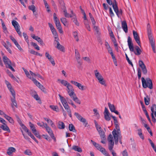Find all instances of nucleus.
<instances>
[{"label":"nucleus","mask_w":156,"mask_h":156,"mask_svg":"<svg viewBox=\"0 0 156 156\" xmlns=\"http://www.w3.org/2000/svg\"><path fill=\"white\" fill-rule=\"evenodd\" d=\"M75 58L77 60L78 63L79 64L81 63V60L80 59V54L77 49L75 50Z\"/></svg>","instance_id":"dca6fc26"},{"label":"nucleus","mask_w":156,"mask_h":156,"mask_svg":"<svg viewBox=\"0 0 156 156\" xmlns=\"http://www.w3.org/2000/svg\"><path fill=\"white\" fill-rule=\"evenodd\" d=\"M72 149L75 151L81 152L82 151L81 149L78 146H73L72 147Z\"/></svg>","instance_id":"e433bc0d"},{"label":"nucleus","mask_w":156,"mask_h":156,"mask_svg":"<svg viewBox=\"0 0 156 156\" xmlns=\"http://www.w3.org/2000/svg\"><path fill=\"white\" fill-rule=\"evenodd\" d=\"M33 133L39 139L41 138V137L40 135L39 134V132H37V130L36 132H34V133Z\"/></svg>","instance_id":"680f3d73"},{"label":"nucleus","mask_w":156,"mask_h":156,"mask_svg":"<svg viewBox=\"0 0 156 156\" xmlns=\"http://www.w3.org/2000/svg\"><path fill=\"white\" fill-rule=\"evenodd\" d=\"M127 42L130 51H134L133 44L132 42V39L129 36L128 37Z\"/></svg>","instance_id":"ddd939ff"},{"label":"nucleus","mask_w":156,"mask_h":156,"mask_svg":"<svg viewBox=\"0 0 156 156\" xmlns=\"http://www.w3.org/2000/svg\"><path fill=\"white\" fill-rule=\"evenodd\" d=\"M93 28L95 31L97 33L99 32V29L98 26H95V24L94 25H92Z\"/></svg>","instance_id":"e2e57ef3"},{"label":"nucleus","mask_w":156,"mask_h":156,"mask_svg":"<svg viewBox=\"0 0 156 156\" xmlns=\"http://www.w3.org/2000/svg\"><path fill=\"white\" fill-rule=\"evenodd\" d=\"M89 15L91 21L92 25H94L96 23V21L93 16L90 13H89Z\"/></svg>","instance_id":"4c0bfd02"},{"label":"nucleus","mask_w":156,"mask_h":156,"mask_svg":"<svg viewBox=\"0 0 156 156\" xmlns=\"http://www.w3.org/2000/svg\"><path fill=\"white\" fill-rule=\"evenodd\" d=\"M91 142L93 145L98 150L100 151L105 156H110L108 152L106 151L105 149L103 148L101 146L98 144L97 143L92 140Z\"/></svg>","instance_id":"39448f33"},{"label":"nucleus","mask_w":156,"mask_h":156,"mask_svg":"<svg viewBox=\"0 0 156 156\" xmlns=\"http://www.w3.org/2000/svg\"><path fill=\"white\" fill-rule=\"evenodd\" d=\"M3 62L6 66V67L11 64L10 60L6 56H4L2 58Z\"/></svg>","instance_id":"f3484780"},{"label":"nucleus","mask_w":156,"mask_h":156,"mask_svg":"<svg viewBox=\"0 0 156 156\" xmlns=\"http://www.w3.org/2000/svg\"><path fill=\"white\" fill-rule=\"evenodd\" d=\"M101 138H104L105 137V133L102 129L98 131Z\"/></svg>","instance_id":"a18cd8bd"},{"label":"nucleus","mask_w":156,"mask_h":156,"mask_svg":"<svg viewBox=\"0 0 156 156\" xmlns=\"http://www.w3.org/2000/svg\"><path fill=\"white\" fill-rule=\"evenodd\" d=\"M45 128L46 129L47 131L49 134L50 136L51 137V138L54 140L55 141H56V138L54 136V135L52 131L51 130V128L48 126L47 124L45 123Z\"/></svg>","instance_id":"1a4fd4ad"},{"label":"nucleus","mask_w":156,"mask_h":156,"mask_svg":"<svg viewBox=\"0 0 156 156\" xmlns=\"http://www.w3.org/2000/svg\"><path fill=\"white\" fill-rule=\"evenodd\" d=\"M81 12L82 13L83 15V17L84 19V24L85 26V27L86 28L88 26V22L87 20V17L86 16V14L85 13V12L82 9H81Z\"/></svg>","instance_id":"6ab92c4d"},{"label":"nucleus","mask_w":156,"mask_h":156,"mask_svg":"<svg viewBox=\"0 0 156 156\" xmlns=\"http://www.w3.org/2000/svg\"><path fill=\"white\" fill-rule=\"evenodd\" d=\"M105 119L107 121H109L111 119V117L109 116V113L108 109L105 107L104 112Z\"/></svg>","instance_id":"2eb2a0df"},{"label":"nucleus","mask_w":156,"mask_h":156,"mask_svg":"<svg viewBox=\"0 0 156 156\" xmlns=\"http://www.w3.org/2000/svg\"><path fill=\"white\" fill-rule=\"evenodd\" d=\"M137 134L143 140L144 139V137L143 135L142 129H138L137 130Z\"/></svg>","instance_id":"2f4dec72"},{"label":"nucleus","mask_w":156,"mask_h":156,"mask_svg":"<svg viewBox=\"0 0 156 156\" xmlns=\"http://www.w3.org/2000/svg\"><path fill=\"white\" fill-rule=\"evenodd\" d=\"M122 27L125 33L128 32V28L126 23V21H123L122 22Z\"/></svg>","instance_id":"aec40b11"},{"label":"nucleus","mask_w":156,"mask_h":156,"mask_svg":"<svg viewBox=\"0 0 156 156\" xmlns=\"http://www.w3.org/2000/svg\"><path fill=\"white\" fill-rule=\"evenodd\" d=\"M53 18L57 29L58 30L60 33H62L63 32L62 27L59 20L56 16V14L55 13L53 14Z\"/></svg>","instance_id":"423d86ee"},{"label":"nucleus","mask_w":156,"mask_h":156,"mask_svg":"<svg viewBox=\"0 0 156 156\" xmlns=\"http://www.w3.org/2000/svg\"><path fill=\"white\" fill-rule=\"evenodd\" d=\"M133 34L134 38L135 39L136 41L137 42L138 44L140 46V37L138 36L137 32L134 30L133 31Z\"/></svg>","instance_id":"f8f14e48"},{"label":"nucleus","mask_w":156,"mask_h":156,"mask_svg":"<svg viewBox=\"0 0 156 156\" xmlns=\"http://www.w3.org/2000/svg\"><path fill=\"white\" fill-rule=\"evenodd\" d=\"M24 154H25L30 155L32 154V153L30 150L29 149L26 150L24 152Z\"/></svg>","instance_id":"bf43d9fd"},{"label":"nucleus","mask_w":156,"mask_h":156,"mask_svg":"<svg viewBox=\"0 0 156 156\" xmlns=\"http://www.w3.org/2000/svg\"><path fill=\"white\" fill-rule=\"evenodd\" d=\"M62 103L65 109L66 110L67 112L71 110L69 108V107L67 104V101H66V100L65 101L64 100V101H63V102Z\"/></svg>","instance_id":"412c9836"},{"label":"nucleus","mask_w":156,"mask_h":156,"mask_svg":"<svg viewBox=\"0 0 156 156\" xmlns=\"http://www.w3.org/2000/svg\"><path fill=\"white\" fill-rule=\"evenodd\" d=\"M48 24L49 27L50 28L51 30V31L54 35L55 37L57 36L58 34H57V33L55 29V28L50 23H48Z\"/></svg>","instance_id":"a211bd4d"},{"label":"nucleus","mask_w":156,"mask_h":156,"mask_svg":"<svg viewBox=\"0 0 156 156\" xmlns=\"http://www.w3.org/2000/svg\"><path fill=\"white\" fill-rule=\"evenodd\" d=\"M111 116L112 117V118L114 120V123L115 124L116 126V127H118H118L119 126H118V122H117V120L116 119V117L113 116Z\"/></svg>","instance_id":"3c124183"},{"label":"nucleus","mask_w":156,"mask_h":156,"mask_svg":"<svg viewBox=\"0 0 156 156\" xmlns=\"http://www.w3.org/2000/svg\"><path fill=\"white\" fill-rule=\"evenodd\" d=\"M79 121L83 122V124L86 127L87 124V122L86 120L84 118L82 117L79 120Z\"/></svg>","instance_id":"ea45409f"},{"label":"nucleus","mask_w":156,"mask_h":156,"mask_svg":"<svg viewBox=\"0 0 156 156\" xmlns=\"http://www.w3.org/2000/svg\"><path fill=\"white\" fill-rule=\"evenodd\" d=\"M144 101L146 105H148L149 104V101H150L149 96H147L146 97H144Z\"/></svg>","instance_id":"c03bdc74"},{"label":"nucleus","mask_w":156,"mask_h":156,"mask_svg":"<svg viewBox=\"0 0 156 156\" xmlns=\"http://www.w3.org/2000/svg\"><path fill=\"white\" fill-rule=\"evenodd\" d=\"M32 80L33 81L34 83L38 87L39 85L41 84L36 79L33 78L32 79Z\"/></svg>","instance_id":"09e8293b"},{"label":"nucleus","mask_w":156,"mask_h":156,"mask_svg":"<svg viewBox=\"0 0 156 156\" xmlns=\"http://www.w3.org/2000/svg\"><path fill=\"white\" fill-rule=\"evenodd\" d=\"M37 125L41 127H42V128H45V123H44V122H42L41 123H40V122H38L37 123Z\"/></svg>","instance_id":"052dcab7"},{"label":"nucleus","mask_w":156,"mask_h":156,"mask_svg":"<svg viewBox=\"0 0 156 156\" xmlns=\"http://www.w3.org/2000/svg\"><path fill=\"white\" fill-rule=\"evenodd\" d=\"M66 87L68 89V92L69 94V95L71 97H72V96L74 94V90L73 86L69 83L67 86Z\"/></svg>","instance_id":"9b49d317"},{"label":"nucleus","mask_w":156,"mask_h":156,"mask_svg":"<svg viewBox=\"0 0 156 156\" xmlns=\"http://www.w3.org/2000/svg\"><path fill=\"white\" fill-rule=\"evenodd\" d=\"M142 86L144 88L147 87L150 89L153 88V83L151 80L149 78H147L145 80L144 77L141 78Z\"/></svg>","instance_id":"f257e3e1"},{"label":"nucleus","mask_w":156,"mask_h":156,"mask_svg":"<svg viewBox=\"0 0 156 156\" xmlns=\"http://www.w3.org/2000/svg\"><path fill=\"white\" fill-rule=\"evenodd\" d=\"M12 23L19 35L21 37V32L20 31V27L18 23L16 20H13L12 21Z\"/></svg>","instance_id":"0eeeda50"},{"label":"nucleus","mask_w":156,"mask_h":156,"mask_svg":"<svg viewBox=\"0 0 156 156\" xmlns=\"http://www.w3.org/2000/svg\"><path fill=\"white\" fill-rule=\"evenodd\" d=\"M93 111L94 112V116L96 117L97 119H99L100 118V115L97 109L96 108H94L93 109Z\"/></svg>","instance_id":"58836bf2"},{"label":"nucleus","mask_w":156,"mask_h":156,"mask_svg":"<svg viewBox=\"0 0 156 156\" xmlns=\"http://www.w3.org/2000/svg\"><path fill=\"white\" fill-rule=\"evenodd\" d=\"M58 126L59 129H64L65 127V124L62 122L59 121L58 123Z\"/></svg>","instance_id":"cd10ccee"},{"label":"nucleus","mask_w":156,"mask_h":156,"mask_svg":"<svg viewBox=\"0 0 156 156\" xmlns=\"http://www.w3.org/2000/svg\"><path fill=\"white\" fill-rule=\"evenodd\" d=\"M94 73L95 76L98 80L99 83L102 85H104L105 86H106V84L105 81L101 74L97 70L94 71Z\"/></svg>","instance_id":"20e7f679"},{"label":"nucleus","mask_w":156,"mask_h":156,"mask_svg":"<svg viewBox=\"0 0 156 156\" xmlns=\"http://www.w3.org/2000/svg\"><path fill=\"white\" fill-rule=\"evenodd\" d=\"M77 87L80 89L82 90H84L85 89V87L84 86H82L81 84L80 83H79Z\"/></svg>","instance_id":"603ef678"},{"label":"nucleus","mask_w":156,"mask_h":156,"mask_svg":"<svg viewBox=\"0 0 156 156\" xmlns=\"http://www.w3.org/2000/svg\"><path fill=\"white\" fill-rule=\"evenodd\" d=\"M61 22L65 26L66 25V24L67 23L66 19L65 18H62L60 19Z\"/></svg>","instance_id":"6e6d98bb"},{"label":"nucleus","mask_w":156,"mask_h":156,"mask_svg":"<svg viewBox=\"0 0 156 156\" xmlns=\"http://www.w3.org/2000/svg\"><path fill=\"white\" fill-rule=\"evenodd\" d=\"M58 81H60L62 84L66 87L69 83L67 81L63 80L58 79Z\"/></svg>","instance_id":"72a5a7b5"},{"label":"nucleus","mask_w":156,"mask_h":156,"mask_svg":"<svg viewBox=\"0 0 156 156\" xmlns=\"http://www.w3.org/2000/svg\"><path fill=\"white\" fill-rule=\"evenodd\" d=\"M126 58L127 61L128 62L129 64L131 65V66L133 67V65L132 63V62L130 60L128 56H127V55L126 54Z\"/></svg>","instance_id":"13d9d810"},{"label":"nucleus","mask_w":156,"mask_h":156,"mask_svg":"<svg viewBox=\"0 0 156 156\" xmlns=\"http://www.w3.org/2000/svg\"><path fill=\"white\" fill-rule=\"evenodd\" d=\"M40 44L42 45H44V44L43 42V41L42 40L40 37L38 40L37 41Z\"/></svg>","instance_id":"774afa93"},{"label":"nucleus","mask_w":156,"mask_h":156,"mask_svg":"<svg viewBox=\"0 0 156 156\" xmlns=\"http://www.w3.org/2000/svg\"><path fill=\"white\" fill-rule=\"evenodd\" d=\"M136 51L134 50L133 52L134 54L136 55H140L141 53V50L138 46H136L135 47Z\"/></svg>","instance_id":"4be33fe9"},{"label":"nucleus","mask_w":156,"mask_h":156,"mask_svg":"<svg viewBox=\"0 0 156 156\" xmlns=\"http://www.w3.org/2000/svg\"><path fill=\"white\" fill-rule=\"evenodd\" d=\"M56 42H57V48L63 52H64L65 49L64 46L61 45L58 41H56Z\"/></svg>","instance_id":"393cba45"},{"label":"nucleus","mask_w":156,"mask_h":156,"mask_svg":"<svg viewBox=\"0 0 156 156\" xmlns=\"http://www.w3.org/2000/svg\"><path fill=\"white\" fill-rule=\"evenodd\" d=\"M151 116L152 120L153 122L155 123L156 122V119L154 116V115L156 117V105L155 104L153 105L151 107Z\"/></svg>","instance_id":"6e6552de"},{"label":"nucleus","mask_w":156,"mask_h":156,"mask_svg":"<svg viewBox=\"0 0 156 156\" xmlns=\"http://www.w3.org/2000/svg\"><path fill=\"white\" fill-rule=\"evenodd\" d=\"M50 108L53 110L57 112L58 111V106H57L50 105Z\"/></svg>","instance_id":"8fccbe9b"},{"label":"nucleus","mask_w":156,"mask_h":156,"mask_svg":"<svg viewBox=\"0 0 156 156\" xmlns=\"http://www.w3.org/2000/svg\"><path fill=\"white\" fill-rule=\"evenodd\" d=\"M9 90H10L11 93L13 97V98L15 97V93L14 90L12 88L11 89H10Z\"/></svg>","instance_id":"69168bd1"},{"label":"nucleus","mask_w":156,"mask_h":156,"mask_svg":"<svg viewBox=\"0 0 156 156\" xmlns=\"http://www.w3.org/2000/svg\"><path fill=\"white\" fill-rule=\"evenodd\" d=\"M11 101L12 102L11 106L13 108H14V106L16 108H17V105L15 100V97L11 98Z\"/></svg>","instance_id":"5701e85b"},{"label":"nucleus","mask_w":156,"mask_h":156,"mask_svg":"<svg viewBox=\"0 0 156 156\" xmlns=\"http://www.w3.org/2000/svg\"><path fill=\"white\" fill-rule=\"evenodd\" d=\"M45 56L46 57L48 58L49 61L51 63L53 66H55V63L53 58H52L51 56L50 55L48 52H46L45 53Z\"/></svg>","instance_id":"4468645a"},{"label":"nucleus","mask_w":156,"mask_h":156,"mask_svg":"<svg viewBox=\"0 0 156 156\" xmlns=\"http://www.w3.org/2000/svg\"><path fill=\"white\" fill-rule=\"evenodd\" d=\"M94 122L95 127L98 131H100V130L102 129L100 126L98 125L96 120H94Z\"/></svg>","instance_id":"49530a36"},{"label":"nucleus","mask_w":156,"mask_h":156,"mask_svg":"<svg viewBox=\"0 0 156 156\" xmlns=\"http://www.w3.org/2000/svg\"><path fill=\"white\" fill-rule=\"evenodd\" d=\"M116 129L117 130L114 129L112 132V134L116 144H118L119 139L122 138L121 132L119 127L118 126V128L117 127Z\"/></svg>","instance_id":"7ed1b4c3"},{"label":"nucleus","mask_w":156,"mask_h":156,"mask_svg":"<svg viewBox=\"0 0 156 156\" xmlns=\"http://www.w3.org/2000/svg\"><path fill=\"white\" fill-rule=\"evenodd\" d=\"M108 105L110 110L113 112L115 109L114 105L113 104H111L110 103H108Z\"/></svg>","instance_id":"f704fd0d"},{"label":"nucleus","mask_w":156,"mask_h":156,"mask_svg":"<svg viewBox=\"0 0 156 156\" xmlns=\"http://www.w3.org/2000/svg\"><path fill=\"white\" fill-rule=\"evenodd\" d=\"M4 117L8 120L9 121V122L11 123H13L14 122V121L10 117L7 115L5 114H4Z\"/></svg>","instance_id":"c756f323"},{"label":"nucleus","mask_w":156,"mask_h":156,"mask_svg":"<svg viewBox=\"0 0 156 156\" xmlns=\"http://www.w3.org/2000/svg\"><path fill=\"white\" fill-rule=\"evenodd\" d=\"M107 140L108 142V149L111 152L113 156H117L116 153L112 150L114 145V142L113 138L111 134L109 135Z\"/></svg>","instance_id":"f03ea898"},{"label":"nucleus","mask_w":156,"mask_h":156,"mask_svg":"<svg viewBox=\"0 0 156 156\" xmlns=\"http://www.w3.org/2000/svg\"><path fill=\"white\" fill-rule=\"evenodd\" d=\"M23 35L26 41L27 42V43H28L29 41L28 39V36L27 34L26 33L23 32Z\"/></svg>","instance_id":"864d4df0"},{"label":"nucleus","mask_w":156,"mask_h":156,"mask_svg":"<svg viewBox=\"0 0 156 156\" xmlns=\"http://www.w3.org/2000/svg\"><path fill=\"white\" fill-rule=\"evenodd\" d=\"M63 10V12H64V14L65 16L66 17L71 18L73 17V15H72L70 14L67 12L66 8Z\"/></svg>","instance_id":"473e14b6"},{"label":"nucleus","mask_w":156,"mask_h":156,"mask_svg":"<svg viewBox=\"0 0 156 156\" xmlns=\"http://www.w3.org/2000/svg\"><path fill=\"white\" fill-rule=\"evenodd\" d=\"M147 30L148 37L152 36L151 34V26L149 23L147 24Z\"/></svg>","instance_id":"bb28decb"},{"label":"nucleus","mask_w":156,"mask_h":156,"mask_svg":"<svg viewBox=\"0 0 156 156\" xmlns=\"http://www.w3.org/2000/svg\"><path fill=\"white\" fill-rule=\"evenodd\" d=\"M30 126V129L32 130L33 133L36 132V130L35 129V127L34 124L31 123V122H29Z\"/></svg>","instance_id":"c9c22d12"},{"label":"nucleus","mask_w":156,"mask_h":156,"mask_svg":"<svg viewBox=\"0 0 156 156\" xmlns=\"http://www.w3.org/2000/svg\"><path fill=\"white\" fill-rule=\"evenodd\" d=\"M106 49L108 50V53H109V54H110L111 53H112V52H113L112 49L110 46L109 47L106 48Z\"/></svg>","instance_id":"338daca9"},{"label":"nucleus","mask_w":156,"mask_h":156,"mask_svg":"<svg viewBox=\"0 0 156 156\" xmlns=\"http://www.w3.org/2000/svg\"><path fill=\"white\" fill-rule=\"evenodd\" d=\"M31 44L37 50H40V48L37 44L32 42H31Z\"/></svg>","instance_id":"de8ad7c7"},{"label":"nucleus","mask_w":156,"mask_h":156,"mask_svg":"<svg viewBox=\"0 0 156 156\" xmlns=\"http://www.w3.org/2000/svg\"><path fill=\"white\" fill-rule=\"evenodd\" d=\"M69 129L70 131H73V132H76V129H75V127L72 124H69Z\"/></svg>","instance_id":"a19ab883"},{"label":"nucleus","mask_w":156,"mask_h":156,"mask_svg":"<svg viewBox=\"0 0 156 156\" xmlns=\"http://www.w3.org/2000/svg\"><path fill=\"white\" fill-rule=\"evenodd\" d=\"M139 66L141 67L142 69L146 67V66L144 64V62L141 60L139 61Z\"/></svg>","instance_id":"37998d69"},{"label":"nucleus","mask_w":156,"mask_h":156,"mask_svg":"<svg viewBox=\"0 0 156 156\" xmlns=\"http://www.w3.org/2000/svg\"><path fill=\"white\" fill-rule=\"evenodd\" d=\"M74 115L76 116L77 118L79 120L82 117V116L79 114L77 112H75Z\"/></svg>","instance_id":"5fc2aeb1"},{"label":"nucleus","mask_w":156,"mask_h":156,"mask_svg":"<svg viewBox=\"0 0 156 156\" xmlns=\"http://www.w3.org/2000/svg\"><path fill=\"white\" fill-rule=\"evenodd\" d=\"M115 4L113 5V8L116 14L118 17H119V15H121L122 14V11L121 9L119 10L117 4L115 0Z\"/></svg>","instance_id":"9d476101"},{"label":"nucleus","mask_w":156,"mask_h":156,"mask_svg":"<svg viewBox=\"0 0 156 156\" xmlns=\"http://www.w3.org/2000/svg\"><path fill=\"white\" fill-rule=\"evenodd\" d=\"M42 136H44V138L49 141H50L51 139L50 137L47 135L43 134Z\"/></svg>","instance_id":"4d7b16f0"},{"label":"nucleus","mask_w":156,"mask_h":156,"mask_svg":"<svg viewBox=\"0 0 156 156\" xmlns=\"http://www.w3.org/2000/svg\"><path fill=\"white\" fill-rule=\"evenodd\" d=\"M58 2L60 4V7L63 10L66 9L65 3L63 0H58Z\"/></svg>","instance_id":"c85d7f7f"},{"label":"nucleus","mask_w":156,"mask_h":156,"mask_svg":"<svg viewBox=\"0 0 156 156\" xmlns=\"http://www.w3.org/2000/svg\"><path fill=\"white\" fill-rule=\"evenodd\" d=\"M16 151L15 148L11 147L9 148L7 150V153L9 155H11L13 152H15Z\"/></svg>","instance_id":"b1692460"},{"label":"nucleus","mask_w":156,"mask_h":156,"mask_svg":"<svg viewBox=\"0 0 156 156\" xmlns=\"http://www.w3.org/2000/svg\"><path fill=\"white\" fill-rule=\"evenodd\" d=\"M137 72L138 78L139 79H140L141 77V73L140 69L138 68L137 69Z\"/></svg>","instance_id":"0e129e2a"},{"label":"nucleus","mask_w":156,"mask_h":156,"mask_svg":"<svg viewBox=\"0 0 156 156\" xmlns=\"http://www.w3.org/2000/svg\"><path fill=\"white\" fill-rule=\"evenodd\" d=\"M72 98H73V100L76 103L80 104V101L78 99V98L76 97V96L75 94L73 95V96H72V97H71Z\"/></svg>","instance_id":"7c9ffc66"},{"label":"nucleus","mask_w":156,"mask_h":156,"mask_svg":"<svg viewBox=\"0 0 156 156\" xmlns=\"http://www.w3.org/2000/svg\"><path fill=\"white\" fill-rule=\"evenodd\" d=\"M148 38L150 41V43L151 46L155 45V41L153 40V38L152 36L148 37Z\"/></svg>","instance_id":"79ce46f5"},{"label":"nucleus","mask_w":156,"mask_h":156,"mask_svg":"<svg viewBox=\"0 0 156 156\" xmlns=\"http://www.w3.org/2000/svg\"><path fill=\"white\" fill-rule=\"evenodd\" d=\"M0 128L4 130L7 131L8 132H10V130L9 127L7 126L5 123V124L2 125L0 126Z\"/></svg>","instance_id":"a878e982"}]
</instances>
